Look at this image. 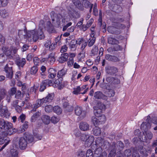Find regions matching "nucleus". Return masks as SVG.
Wrapping results in <instances>:
<instances>
[{
    "mask_svg": "<svg viewBox=\"0 0 157 157\" xmlns=\"http://www.w3.org/2000/svg\"><path fill=\"white\" fill-rule=\"evenodd\" d=\"M35 30H30L27 31L25 29L24 30H19L18 35L20 37L24 39H30L34 42L37 40V37L35 35Z\"/></svg>",
    "mask_w": 157,
    "mask_h": 157,
    "instance_id": "f257e3e1",
    "label": "nucleus"
},
{
    "mask_svg": "<svg viewBox=\"0 0 157 157\" xmlns=\"http://www.w3.org/2000/svg\"><path fill=\"white\" fill-rule=\"evenodd\" d=\"M151 118L149 116H148L146 122H143L141 125V128L143 130L148 139L151 140L153 136V134L152 133L148 130L149 129L151 126Z\"/></svg>",
    "mask_w": 157,
    "mask_h": 157,
    "instance_id": "f03ea898",
    "label": "nucleus"
},
{
    "mask_svg": "<svg viewBox=\"0 0 157 157\" xmlns=\"http://www.w3.org/2000/svg\"><path fill=\"white\" fill-rule=\"evenodd\" d=\"M45 28V25L44 23V21L43 20H40L39 25V29L37 31L35 29L33 30H35V35L37 37V40L38 39L42 40L43 39L44 37L45 36L44 35V33L43 31V29Z\"/></svg>",
    "mask_w": 157,
    "mask_h": 157,
    "instance_id": "7ed1b4c3",
    "label": "nucleus"
},
{
    "mask_svg": "<svg viewBox=\"0 0 157 157\" xmlns=\"http://www.w3.org/2000/svg\"><path fill=\"white\" fill-rule=\"evenodd\" d=\"M14 63L12 61H9L5 65L4 67V71L6 73V76L7 78L11 79L13 77V66Z\"/></svg>",
    "mask_w": 157,
    "mask_h": 157,
    "instance_id": "20e7f679",
    "label": "nucleus"
},
{
    "mask_svg": "<svg viewBox=\"0 0 157 157\" xmlns=\"http://www.w3.org/2000/svg\"><path fill=\"white\" fill-rule=\"evenodd\" d=\"M106 74L110 75H113L118 71L117 68L114 66L108 65L105 67Z\"/></svg>",
    "mask_w": 157,
    "mask_h": 157,
    "instance_id": "39448f33",
    "label": "nucleus"
},
{
    "mask_svg": "<svg viewBox=\"0 0 157 157\" xmlns=\"http://www.w3.org/2000/svg\"><path fill=\"white\" fill-rule=\"evenodd\" d=\"M52 81L48 79H46L42 81L40 86V91H43L46 88L47 86H51L52 85Z\"/></svg>",
    "mask_w": 157,
    "mask_h": 157,
    "instance_id": "423d86ee",
    "label": "nucleus"
},
{
    "mask_svg": "<svg viewBox=\"0 0 157 157\" xmlns=\"http://www.w3.org/2000/svg\"><path fill=\"white\" fill-rule=\"evenodd\" d=\"M51 18L53 22L56 21V23L59 25L61 22V20L62 16L59 13H55L54 12H52L51 13Z\"/></svg>",
    "mask_w": 157,
    "mask_h": 157,
    "instance_id": "0eeeda50",
    "label": "nucleus"
},
{
    "mask_svg": "<svg viewBox=\"0 0 157 157\" xmlns=\"http://www.w3.org/2000/svg\"><path fill=\"white\" fill-rule=\"evenodd\" d=\"M10 138L6 136L5 132L0 133V145H2L6 142H10Z\"/></svg>",
    "mask_w": 157,
    "mask_h": 157,
    "instance_id": "6e6552de",
    "label": "nucleus"
},
{
    "mask_svg": "<svg viewBox=\"0 0 157 157\" xmlns=\"http://www.w3.org/2000/svg\"><path fill=\"white\" fill-rule=\"evenodd\" d=\"M27 142L25 137H21L18 141L19 148L21 150H25L27 146Z\"/></svg>",
    "mask_w": 157,
    "mask_h": 157,
    "instance_id": "1a4fd4ad",
    "label": "nucleus"
},
{
    "mask_svg": "<svg viewBox=\"0 0 157 157\" xmlns=\"http://www.w3.org/2000/svg\"><path fill=\"white\" fill-rule=\"evenodd\" d=\"M124 145L123 143L121 141H118L117 143L113 142H112V147H114L117 151L122 150L123 149Z\"/></svg>",
    "mask_w": 157,
    "mask_h": 157,
    "instance_id": "9d476101",
    "label": "nucleus"
},
{
    "mask_svg": "<svg viewBox=\"0 0 157 157\" xmlns=\"http://www.w3.org/2000/svg\"><path fill=\"white\" fill-rule=\"evenodd\" d=\"M109 8L113 11L117 13H119L123 10L122 7L117 4H110Z\"/></svg>",
    "mask_w": 157,
    "mask_h": 157,
    "instance_id": "9b49d317",
    "label": "nucleus"
},
{
    "mask_svg": "<svg viewBox=\"0 0 157 157\" xmlns=\"http://www.w3.org/2000/svg\"><path fill=\"white\" fill-rule=\"evenodd\" d=\"M5 130H6V132H5L7 136L12 135L16 131V129L13 128V124L11 123H9L8 126Z\"/></svg>",
    "mask_w": 157,
    "mask_h": 157,
    "instance_id": "f8f14e48",
    "label": "nucleus"
},
{
    "mask_svg": "<svg viewBox=\"0 0 157 157\" xmlns=\"http://www.w3.org/2000/svg\"><path fill=\"white\" fill-rule=\"evenodd\" d=\"M54 97V93L48 94L46 97L41 99L43 103H50L51 102L53 99Z\"/></svg>",
    "mask_w": 157,
    "mask_h": 157,
    "instance_id": "ddd939ff",
    "label": "nucleus"
},
{
    "mask_svg": "<svg viewBox=\"0 0 157 157\" xmlns=\"http://www.w3.org/2000/svg\"><path fill=\"white\" fill-rule=\"evenodd\" d=\"M62 101V102H63V107L64 108L66 109V110L70 112L73 110V107L69 105V103L68 102V101L67 98H63Z\"/></svg>",
    "mask_w": 157,
    "mask_h": 157,
    "instance_id": "4468645a",
    "label": "nucleus"
},
{
    "mask_svg": "<svg viewBox=\"0 0 157 157\" xmlns=\"http://www.w3.org/2000/svg\"><path fill=\"white\" fill-rule=\"evenodd\" d=\"M80 129L83 131H87L89 130V124L86 122H81L79 125Z\"/></svg>",
    "mask_w": 157,
    "mask_h": 157,
    "instance_id": "2eb2a0df",
    "label": "nucleus"
},
{
    "mask_svg": "<svg viewBox=\"0 0 157 157\" xmlns=\"http://www.w3.org/2000/svg\"><path fill=\"white\" fill-rule=\"evenodd\" d=\"M10 113L6 108L0 110V115L2 117L8 118L10 116Z\"/></svg>",
    "mask_w": 157,
    "mask_h": 157,
    "instance_id": "dca6fc26",
    "label": "nucleus"
},
{
    "mask_svg": "<svg viewBox=\"0 0 157 157\" xmlns=\"http://www.w3.org/2000/svg\"><path fill=\"white\" fill-rule=\"evenodd\" d=\"M26 62V59L25 58H23L21 59L19 58L16 59V63L19 67H23Z\"/></svg>",
    "mask_w": 157,
    "mask_h": 157,
    "instance_id": "f3484780",
    "label": "nucleus"
},
{
    "mask_svg": "<svg viewBox=\"0 0 157 157\" xmlns=\"http://www.w3.org/2000/svg\"><path fill=\"white\" fill-rule=\"evenodd\" d=\"M68 57V54L67 53H64L61 55L58 60L59 63H63L67 60Z\"/></svg>",
    "mask_w": 157,
    "mask_h": 157,
    "instance_id": "a211bd4d",
    "label": "nucleus"
},
{
    "mask_svg": "<svg viewBox=\"0 0 157 157\" xmlns=\"http://www.w3.org/2000/svg\"><path fill=\"white\" fill-rule=\"evenodd\" d=\"M94 96L95 99H105V96L102 92L100 91H98L95 92Z\"/></svg>",
    "mask_w": 157,
    "mask_h": 157,
    "instance_id": "6ab92c4d",
    "label": "nucleus"
},
{
    "mask_svg": "<svg viewBox=\"0 0 157 157\" xmlns=\"http://www.w3.org/2000/svg\"><path fill=\"white\" fill-rule=\"evenodd\" d=\"M105 59L109 61L116 62L118 61V59L114 56L107 54L105 56Z\"/></svg>",
    "mask_w": 157,
    "mask_h": 157,
    "instance_id": "aec40b11",
    "label": "nucleus"
},
{
    "mask_svg": "<svg viewBox=\"0 0 157 157\" xmlns=\"http://www.w3.org/2000/svg\"><path fill=\"white\" fill-rule=\"evenodd\" d=\"M107 31L109 33L112 34H118L119 33L118 29L117 28L112 26L108 27Z\"/></svg>",
    "mask_w": 157,
    "mask_h": 157,
    "instance_id": "412c9836",
    "label": "nucleus"
},
{
    "mask_svg": "<svg viewBox=\"0 0 157 157\" xmlns=\"http://www.w3.org/2000/svg\"><path fill=\"white\" fill-rule=\"evenodd\" d=\"M10 122L5 121L4 119H0V128L2 129H5L8 126L9 123Z\"/></svg>",
    "mask_w": 157,
    "mask_h": 157,
    "instance_id": "4be33fe9",
    "label": "nucleus"
},
{
    "mask_svg": "<svg viewBox=\"0 0 157 157\" xmlns=\"http://www.w3.org/2000/svg\"><path fill=\"white\" fill-rule=\"evenodd\" d=\"M94 140V137L93 136L89 135L88 137L85 141V144L87 145V146L91 145Z\"/></svg>",
    "mask_w": 157,
    "mask_h": 157,
    "instance_id": "5701e85b",
    "label": "nucleus"
},
{
    "mask_svg": "<svg viewBox=\"0 0 157 157\" xmlns=\"http://www.w3.org/2000/svg\"><path fill=\"white\" fill-rule=\"evenodd\" d=\"M83 0H73V2L79 10H83L84 8L81 3V2Z\"/></svg>",
    "mask_w": 157,
    "mask_h": 157,
    "instance_id": "b1692460",
    "label": "nucleus"
},
{
    "mask_svg": "<svg viewBox=\"0 0 157 157\" xmlns=\"http://www.w3.org/2000/svg\"><path fill=\"white\" fill-rule=\"evenodd\" d=\"M105 95V99L106 97H113L115 94V91L112 89H110L108 90H106L104 92Z\"/></svg>",
    "mask_w": 157,
    "mask_h": 157,
    "instance_id": "393cba45",
    "label": "nucleus"
},
{
    "mask_svg": "<svg viewBox=\"0 0 157 157\" xmlns=\"http://www.w3.org/2000/svg\"><path fill=\"white\" fill-rule=\"evenodd\" d=\"M112 145V143L110 144L108 141H104V143L101 145L102 147H101L105 150H109Z\"/></svg>",
    "mask_w": 157,
    "mask_h": 157,
    "instance_id": "a878e982",
    "label": "nucleus"
},
{
    "mask_svg": "<svg viewBox=\"0 0 157 157\" xmlns=\"http://www.w3.org/2000/svg\"><path fill=\"white\" fill-rule=\"evenodd\" d=\"M43 104L41 99L37 100L36 103L33 105L32 111H36V109L40 107L41 105H42Z\"/></svg>",
    "mask_w": 157,
    "mask_h": 157,
    "instance_id": "bb28decb",
    "label": "nucleus"
},
{
    "mask_svg": "<svg viewBox=\"0 0 157 157\" xmlns=\"http://www.w3.org/2000/svg\"><path fill=\"white\" fill-rule=\"evenodd\" d=\"M100 86L101 88L103 89H106L107 90L112 89L111 85L106 82H102L101 83L100 85Z\"/></svg>",
    "mask_w": 157,
    "mask_h": 157,
    "instance_id": "cd10ccee",
    "label": "nucleus"
},
{
    "mask_svg": "<svg viewBox=\"0 0 157 157\" xmlns=\"http://www.w3.org/2000/svg\"><path fill=\"white\" fill-rule=\"evenodd\" d=\"M41 120L43 122L46 124H48L50 123L51 120L49 116L45 115L42 116Z\"/></svg>",
    "mask_w": 157,
    "mask_h": 157,
    "instance_id": "c85d7f7f",
    "label": "nucleus"
},
{
    "mask_svg": "<svg viewBox=\"0 0 157 157\" xmlns=\"http://www.w3.org/2000/svg\"><path fill=\"white\" fill-rule=\"evenodd\" d=\"M108 42L111 44H117L119 43V41L117 39L111 37H109L108 39Z\"/></svg>",
    "mask_w": 157,
    "mask_h": 157,
    "instance_id": "c756f323",
    "label": "nucleus"
},
{
    "mask_svg": "<svg viewBox=\"0 0 157 157\" xmlns=\"http://www.w3.org/2000/svg\"><path fill=\"white\" fill-rule=\"evenodd\" d=\"M69 13L70 16L73 18H78L80 17L79 13L74 10L70 11Z\"/></svg>",
    "mask_w": 157,
    "mask_h": 157,
    "instance_id": "7c9ffc66",
    "label": "nucleus"
},
{
    "mask_svg": "<svg viewBox=\"0 0 157 157\" xmlns=\"http://www.w3.org/2000/svg\"><path fill=\"white\" fill-rule=\"evenodd\" d=\"M66 73V71L64 69L59 71L58 73L57 77L59 78V79L60 80H62V77Z\"/></svg>",
    "mask_w": 157,
    "mask_h": 157,
    "instance_id": "2f4dec72",
    "label": "nucleus"
},
{
    "mask_svg": "<svg viewBox=\"0 0 157 157\" xmlns=\"http://www.w3.org/2000/svg\"><path fill=\"white\" fill-rule=\"evenodd\" d=\"M115 45H115L112 48H109L108 49V51L109 52H110L111 50L112 51H118L122 50V48L121 46L118 45L117 44Z\"/></svg>",
    "mask_w": 157,
    "mask_h": 157,
    "instance_id": "473e14b6",
    "label": "nucleus"
},
{
    "mask_svg": "<svg viewBox=\"0 0 157 157\" xmlns=\"http://www.w3.org/2000/svg\"><path fill=\"white\" fill-rule=\"evenodd\" d=\"M46 67L44 66H42L40 68V74L42 76V77L45 78V76L47 75V73L46 72Z\"/></svg>",
    "mask_w": 157,
    "mask_h": 157,
    "instance_id": "72a5a7b5",
    "label": "nucleus"
},
{
    "mask_svg": "<svg viewBox=\"0 0 157 157\" xmlns=\"http://www.w3.org/2000/svg\"><path fill=\"white\" fill-rule=\"evenodd\" d=\"M25 139L26 141L27 140L29 143H31L34 141V137L32 135L29 134H27L25 136Z\"/></svg>",
    "mask_w": 157,
    "mask_h": 157,
    "instance_id": "f704fd0d",
    "label": "nucleus"
},
{
    "mask_svg": "<svg viewBox=\"0 0 157 157\" xmlns=\"http://www.w3.org/2000/svg\"><path fill=\"white\" fill-rule=\"evenodd\" d=\"M30 99V98L29 97H26L25 101L22 102V105H21L23 106L25 104L26 105V107H27V108L31 106L32 104L29 102Z\"/></svg>",
    "mask_w": 157,
    "mask_h": 157,
    "instance_id": "c9c22d12",
    "label": "nucleus"
},
{
    "mask_svg": "<svg viewBox=\"0 0 157 157\" xmlns=\"http://www.w3.org/2000/svg\"><path fill=\"white\" fill-rule=\"evenodd\" d=\"M93 131L94 134L96 136H98L101 133V129L97 127H95L93 128Z\"/></svg>",
    "mask_w": 157,
    "mask_h": 157,
    "instance_id": "e433bc0d",
    "label": "nucleus"
},
{
    "mask_svg": "<svg viewBox=\"0 0 157 157\" xmlns=\"http://www.w3.org/2000/svg\"><path fill=\"white\" fill-rule=\"evenodd\" d=\"M41 113L39 112H37L32 116L31 121L32 122H34L37 119L40 115Z\"/></svg>",
    "mask_w": 157,
    "mask_h": 157,
    "instance_id": "4c0bfd02",
    "label": "nucleus"
},
{
    "mask_svg": "<svg viewBox=\"0 0 157 157\" xmlns=\"http://www.w3.org/2000/svg\"><path fill=\"white\" fill-rule=\"evenodd\" d=\"M102 150L101 147H99L96 149L95 151L94 154L97 155V157H99L102 156V154H103L102 153Z\"/></svg>",
    "mask_w": 157,
    "mask_h": 157,
    "instance_id": "58836bf2",
    "label": "nucleus"
},
{
    "mask_svg": "<svg viewBox=\"0 0 157 157\" xmlns=\"http://www.w3.org/2000/svg\"><path fill=\"white\" fill-rule=\"evenodd\" d=\"M75 111L76 115L77 116H80L82 113V107L77 106L75 107Z\"/></svg>",
    "mask_w": 157,
    "mask_h": 157,
    "instance_id": "ea45409f",
    "label": "nucleus"
},
{
    "mask_svg": "<svg viewBox=\"0 0 157 157\" xmlns=\"http://www.w3.org/2000/svg\"><path fill=\"white\" fill-rule=\"evenodd\" d=\"M81 2H82V5L83 8L84 7L85 8H88L91 6L90 2L87 0H83Z\"/></svg>",
    "mask_w": 157,
    "mask_h": 157,
    "instance_id": "a19ab883",
    "label": "nucleus"
},
{
    "mask_svg": "<svg viewBox=\"0 0 157 157\" xmlns=\"http://www.w3.org/2000/svg\"><path fill=\"white\" fill-rule=\"evenodd\" d=\"M53 111L54 112L58 115L60 114L62 112V109L58 106H54L53 108Z\"/></svg>",
    "mask_w": 157,
    "mask_h": 157,
    "instance_id": "79ce46f5",
    "label": "nucleus"
},
{
    "mask_svg": "<svg viewBox=\"0 0 157 157\" xmlns=\"http://www.w3.org/2000/svg\"><path fill=\"white\" fill-rule=\"evenodd\" d=\"M112 145L111 146V148L109 150H111V151L109 154V157H113L114 156L116 155V151L117 150H116L114 147H112Z\"/></svg>",
    "mask_w": 157,
    "mask_h": 157,
    "instance_id": "37998d69",
    "label": "nucleus"
},
{
    "mask_svg": "<svg viewBox=\"0 0 157 157\" xmlns=\"http://www.w3.org/2000/svg\"><path fill=\"white\" fill-rule=\"evenodd\" d=\"M77 46V41L75 39L72 40L69 44V46L71 48H76Z\"/></svg>",
    "mask_w": 157,
    "mask_h": 157,
    "instance_id": "c03bdc74",
    "label": "nucleus"
},
{
    "mask_svg": "<svg viewBox=\"0 0 157 157\" xmlns=\"http://www.w3.org/2000/svg\"><path fill=\"white\" fill-rule=\"evenodd\" d=\"M105 105L101 103H98L96 106L94 107V108H97L98 109H101L102 111L103 109L105 110Z\"/></svg>",
    "mask_w": 157,
    "mask_h": 157,
    "instance_id": "a18cd8bd",
    "label": "nucleus"
},
{
    "mask_svg": "<svg viewBox=\"0 0 157 157\" xmlns=\"http://www.w3.org/2000/svg\"><path fill=\"white\" fill-rule=\"evenodd\" d=\"M101 124H104L106 121V119L105 115L104 114L101 115L100 117H98Z\"/></svg>",
    "mask_w": 157,
    "mask_h": 157,
    "instance_id": "49530a36",
    "label": "nucleus"
},
{
    "mask_svg": "<svg viewBox=\"0 0 157 157\" xmlns=\"http://www.w3.org/2000/svg\"><path fill=\"white\" fill-rule=\"evenodd\" d=\"M94 109V114L96 117H100L101 115H102L101 113L102 111L101 110L98 109L97 108Z\"/></svg>",
    "mask_w": 157,
    "mask_h": 157,
    "instance_id": "de8ad7c7",
    "label": "nucleus"
},
{
    "mask_svg": "<svg viewBox=\"0 0 157 157\" xmlns=\"http://www.w3.org/2000/svg\"><path fill=\"white\" fill-rule=\"evenodd\" d=\"M11 157H18V153L17 151L14 149H12L10 151Z\"/></svg>",
    "mask_w": 157,
    "mask_h": 157,
    "instance_id": "09e8293b",
    "label": "nucleus"
},
{
    "mask_svg": "<svg viewBox=\"0 0 157 157\" xmlns=\"http://www.w3.org/2000/svg\"><path fill=\"white\" fill-rule=\"evenodd\" d=\"M92 121L93 123L94 124L96 127V126H98V125L101 124L98 118H97L95 117H92Z\"/></svg>",
    "mask_w": 157,
    "mask_h": 157,
    "instance_id": "8fccbe9b",
    "label": "nucleus"
},
{
    "mask_svg": "<svg viewBox=\"0 0 157 157\" xmlns=\"http://www.w3.org/2000/svg\"><path fill=\"white\" fill-rule=\"evenodd\" d=\"M0 14L2 17L3 18H6L8 16V13L5 9L1 10L0 12Z\"/></svg>",
    "mask_w": 157,
    "mask_h": 157,
    "instance_id": "3c124183",
    "label": "nucleus"
},
{
    "mask_svg": "<svg viewBox=\"0 0 157 157\" xmlns=\"http://www.w3.org/2000/svg\"><path fill=\"white\" fill-rule=\"evenodd\" d=\"M47 60L51 63H53L55 61L53 54H50L47 58Z\"/></svg>",
    "mask_w": 157,
    "mask_h": 157,
    "instance_id": "603ef678",
    "label": "nucleus"
},
{
    "mask_svg": "<svg viewBox=\"0 0 157 157\" xmlns=\"http://www.w3.org/2000/svg\"><path fill=\"white\" fill-rule=\"evenodd\" d=\"M95 37L90 38L88 41V46L89 47L92 46L95 41Z\"/></svg>",
    "mask_w": 157,
    "mask_h": 157,
    "instance_id": "864d4df0",
    "label": "nucleus"
},
{
    "mask_svg": "<svg viewBox=\"0 0 157 157\" xmlns=\"http://www.w3.org/2000/svg\"><path fill=\"white\" fill-rule=\"evenodd\" d=\"M140 140L143 142H146L147 140V138L145 135L144 134V133L143 132L139 137Z\"/></svg>",
    "mask_w": 157,
    "mask_h": 157,
    "instance_id": "5fc2aeb1",
    "label": "nucleus"
},
{
    "mask_svg": "<svg viewBox=\"0 0 157 157\" xmlns=\"http://www.w3.org/2000/svg\"><path fill=\"white\" fill-rule=\"evenodd\" d=\"M38 67L37 66H33L31 69L30 71V73L32 75H35V74L38 71Z\"/></svg>",
    "mask_w": 157,
    "mask_h": 157,
    "instance_id": "6e6d98bb",
    "label": "nucleus"
},
{
    "mask_svg": "<svg viewBox=\"0 0 157 157\" xmlns=\"http://www.w3.org/2000/svg\"><path fill=\"white\" fill-rule=\"evenodd\" d=\"M61 80H60L59 79L58 81L56 80V83L58 84V89L59 90H61L62 89L64 86V85L63 83L61 81Z\"/></svg>",
    "mask_w": 157,
    "mask_h": 157,
    "instance_id": "4d7b16f0",
    "label": "nucleus"
},
{
    "mask_svg": "<svg viewBox=\"0 0 157 157\" xmlns=\"http://www.w3.org/2000/svg\"><path fill=\"white\" fill-rule=\"evenodd\" d=\"M98 51V48L97 47L94 46L93 47L91 50L92 56H94L97 54Z\"/></svg>",
    "mask_w": 157,
    "mask_h": 157,
    "instance_id": "13d9d810",
    "label": "nucleus"
},
{
    "mask_svg": "<svg viewBox=\"0 0 157 157\" xmlns=\"http://www.w3.org/2000/svg\"><path fill=\"white\" fill-rule=\"evenodd\" d=\"M53 108L51 105H48L45 106V110L46 112L50 113L53 110Z\"/></svg>",
    "mask_w": 157,
    "mask_h": 157,
    "instance_id": "bf43d9fd",
    "label": "nucleus"
},
{
    "mask_svg": "<svg viewBox=\"0 0 157 157\" xmlns=\"http://www.w3.org/2000/svg\"><path fill=\"white\" fill-rule=\"evenodd\" d=\"M8 3L7 0H0V8L6 6Z\"/></svg>",
    "mask_w": 157,
    "mask_h": 157,
    "instance_id": "052dcab7",
    "label": "nucleus"
},
{
    "mask_svg": "<svg viewBox=\"0 0 157 157\" xmlns=\"http://www.w3.org/2000/svg\"><path fill=\"white\" fill-rule=\"evenodd\" d=\"M7 60V58L3 54L0 55V63H4Z\"/></svg>",
    "mask_w": 157,
    "mask_h": 157,
    "instance_id": "680f3d73",
    "label": "nucleus"
},
{
    "mask_svg": "<svg viewBox=\"0 0 157 157\" xmlns=\"http://www.w3.org/2000/svg\"><path fill=\"white\" fill-rule=\"evenodd\" d=\"M28 122L25 121L22 125V128H21V132H23L25 131V129L28 127Z\"/></svg>",
    "mask_w": 157,
    "mask_h": 157,
    "instance_id": "e2e57ef3",
    "label": "nucleus"
},
{
    "mask_svg": "<svg viewBox=\"0 0 157 157\" xmlns=\"http://www.w3.org/2000/svg\"><path fill=\"white\" fill-rule=\"evenodd\" d=\"M113 79L114 77L107 76L105 78V80L107 82L112 84Z\"/></svg>",
    "mask_w": 157,
    "mask_h": 157,
    "instance_id": "0e129e2a",
    "label": "nucleus"
},
{
    "mask_svg": "<svg viewBox=\"0 0 157 157\" xmlns=\"http://www.w3.org/2000/svg\"><path fill=\"white\" fill-rule=\"evenodd\" d=\"M140 153L141 154L139 155V157H147L148 156V154L145 151L141 150Z\"/></svg>",
    "mask_w": 157,
    "mask_h": 157,
    "instance_id": "69168bd1",
    "label": "nucleus"
},
{
    "mask_svg": "<svg viewBox=\"0 0 157 157\" xmlns=\"http://www.w3.org/2000/svg\"><path fill=\"white\" fill-rule=\"evenodd\" d=\"M89 135L86 134H82L81 137H80V139L83 142H85L86 141V140L88 137Z\"/></svg>",
    "mask_w": 157,
    "mask_h": 157,
    "instance_id": "338daca9",
    "label": "nucleus"
},
{
    "mask_svg": "<svg viewBox=\"0 0 157 157\" xmlns=\"http://www.w3.org/2000/svg\"><path fill=\"white\" fill-rule=\"evenodd\" d=\"M152 146L153 147H155V153L156 154L157 153V140H154L153 141V143L152 145Z\"/></svg>",
    "mask_w": 157,
    "mask_h": 157,
    "instance_id": "774afa93",
    "label": "nucleus"
}]
</instances>
